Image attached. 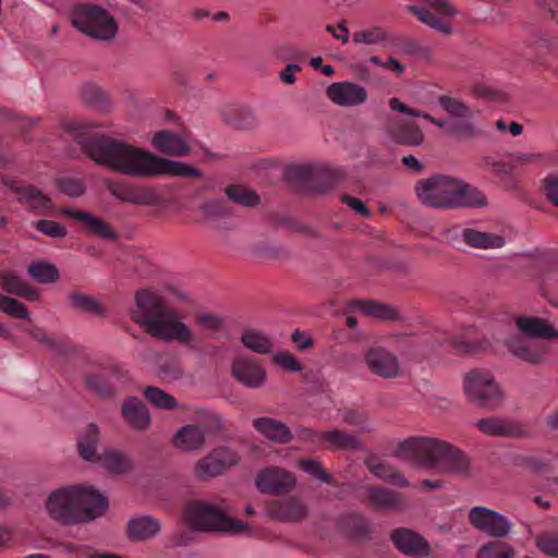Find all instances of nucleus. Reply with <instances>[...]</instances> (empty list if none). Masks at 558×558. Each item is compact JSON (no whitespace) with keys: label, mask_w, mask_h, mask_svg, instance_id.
I'll return each instance as SVG.
<instances>
[{"label":"nucleus","mask_w":558,"mask_h":558,"mask_svg":"<svg viewBox=\"0 0 558 558\" xmlns=\"http://www.w3.org/2000/svg\"><path fill=\"white\" fill-rule=\"evenodd\" d=\"M68 129L77 132V142L92 160L118 173L132 178H153L162 174L202 178V172L194 166L165 159L124 141L104 135H89L81 132L84 128L78 123H71Z\"/></svg>","instance_id":"1"},{"label":"nucleus","mask_w":558,"mask_h":558,"mask_svg":"<svg viewBox=\"0 0 558 558\" xmlns=\"http://www.w3.org/2000/svg\"><path fill=\"white\" fill-rule=\"evenodd\" d=\"M130 315L134 323L154 338L168 342L178 341L195 351L199 349V340L190 327L180 320L179 314L149 290L136 292L135 306Z\"/></svg>","instance_id":"2"},{"label":"nucleus","mask_w":558,"mask_h":558,"mask_svg":"<svg viewBox=\"0 0 558 558\" xmlns=\"http://www.w3.org/2000/svg\"><path fill=\"white\" fill-rule=\"evenodd\" d=\"M506 320L507 331L494 335L495 340L502 342L513 356L523 362L543 363L549 351L544 340L558 338V330L539 317L522 316L515 322L507 317Z\"/></svg>","instance_id":"3"},{"label":"nucleus","mask_w":558,"mask_h":558,"mask_svg":"<svg viewBox=\"0 0 558 558\" xmlns=\"http://www.w3.org/2000/svg\"><path fill=\"white\" fill-rule=\"evenodd\" d=\"M45 506L52 520L63 524H75L94 520L102 514L108 507V501L92 487L72 485L51 492Z\"/></svg>","instance_id":"4"},{"label":"nucleus","mask_w":558,"mask_h":558,"mask_svg":"<svg viewBox=\"0 0 558 558\" xmlns=\"http://www.w3.org/2000/svg\"><path fill=\"white\" fill-rule=\"evenodd\" d=\"M415 194L418 201L436 209H457L486 205L483 193L449 175L436 174L416 182Z\"/></svg>","instance_id":"5"},{"label":"nucleus","mask_w":558,"mask_h":558,"mask_svg":"<svg viewBox=\"0 0 558 558\" xmlns=\"http://www.w3.org/2000/svg\"><path fill=\"white\" fill-rule=\"evenodd\" d=\"M395 456L442 472L466 474L469 459L458 448L429 437H411L400 442Z\"/></svg>","instance_id":"6"},{"label":"nucleus","mask_w":558,"mask_h":558,"mask_svg":"<svg viewBox=\"0 0 558 558\" xmlns=\"http://www.w3.org/2000/svg\"><path fill=\"white\" fill-rule=\"evenodd\" d=\"M474 328L469 326L460 333L452 335L438 331L428 338L413 336H396L395 348L407 360L420 361L442 349H450L456 353H474L482 349V344L474 338Z\"/></svg>","instance_id":"7"},{"label":"nucleus","mask_w":558,"mask_h":558,"mask_svg":"<svg viewBox=\"0 0 558 558\" xmlns=\"http://www.w3.org/2000/svg\"><path fill=\"white\" fill-rule=\"evenodd\" d=\"M286 177L302 193L325 194L344 181L345 171L325 165H291Z\"/></svg>","instance_id":"8"},{"label":"nucleus","mask_w":558,"mask_h":558,"mask_svg":"<svg viewBox=\"0 0 558 558\" xmlns=\"http://www.w3.org/2000/svg\"><path fill=\"white\" fill-rule=\"evenodd\" d=\"M183 518L192 529L198 531L240 534L247 529L242 521L231 519L216 506L201 500L187 501L183 509Z\"/></svg>","instance_id":"9"},{"label":"nucleus","mask_w":558,"mask_h":558,"mask_svg":"<svg viewBox=\"0 0 558 558\" xmlns=\"http://www.w3.org/2000/svg\"><path fill=\"white\" fill-rule=\"evenodd\" d=\"M72 24L83 34L102 41H111L118 33L116 19L97 4H78L72 11Z\"/></svg>","instance_id":"10"},{"label":"nucleus","mask_w":558,"mask_h":558,"mask_svg":"<svg viewBox=\"0 0 558 558\" xmlns=\"http://www.w3.org/2000/svg\"><path fill=\"white\" fill-rule=\"evenodd\" d=\"M463 387L468 399L478 408L496 410L504 402V392L494 376L484 369L465 374Z\"/></svg>","instance_id":"11"},{"label":"nucleus","mask_w":558,"mask_h":558,"mask_svg":"<svg viewBox=\"0 0 558 558\" xmlns=\"http://www.w3.org/2000/svg\"><path fill=\"white\" fill-rule=\"evenodd\" d=\"M107 191L122 203L138 206H157L161 203L159 195L147 186H137L131 182L121 180H105Z\"/></svg>","instance_id":"12"},{"label":"nucleus","mask_w":558,"mask_h":558,"mask_svg":"<svg viewBox=\"0 0 558 558\" xmlns=\"http://www.w3.org/2000/svg\"><path fill=\"white\" fill-rule=\"evenodd\" d=\"M469 521L473 527L495 538L506 537L512 527L505 515L483 506L471 508Z\"/></svg>","instance_id":"13"},{"label":"nucleus","mask_w":558,"mask_h":558,"mask_svg":"<svg viewBox=\"0 0 558 558\" xmlns=\"http://www.w3.org/2000/svg\"><path fill=\"white\" fill-rule=\"evenodd\" d=\"M364 361L372 374L395 379L402 375L399 357L383 345H372L364 352Z\"/></svg>","instance_id":"14"},{"label":"nucleus","mask_w":558,"mask_h":558,"mask_svg":"<svg viewBox=\"0 0 558 558\" xmlns=\"http://www.w3.org/2000/svg\"><path fill=\"white\" fill-rule=\"evenodd\" d=\"M256 487L264 494L280 495L292 490L296 485L294 474L283 468L268 466L256 476Z\"/></svg>","instance_id":"15"},{"label":"nucleus","mask_w":558,"mask_h":558,"mask_svg":"<svg viewBox=\"0 0 558 558\" xmlns=\"http://www.w3.org/2000/svg\"><path fill=\"white\" fill-rule=\"evenodd\" d=\"M118 364L111 363L85 376L86 387L100 398H112L118 390L112 379L121 380L126 376Z\"/></svg>","instance_id":"16"},{"label":"nucleus","mask_w":558,"mask_h":558,"mask_svg":"<svg viewBox=\"0 0 558 558\" xmlns=\"http://www.w3.org/2000/svg\"><path fill=\"white\" fill-rule=\"evenodd\" d=\"M4 185L17 196V202L31 211L43 214L52 206L50 197L35 185L16 179H7Z\"/></svg>","instance_id":"17"},{"label":"nucleus","mask_w":558,"mask_h":558,"mask_svg":"<svg viewBox=\"0 0 558 558\" xmlns=\"http://www.w3.org/2000/svg\"><path fill=\"white\" fill-rule=\"evenodd\" d=\"M267 509L269 515L280 522H301L308 515L307 505L296 495L274 499Z\"/></svg>","instance_id":"18"},{"label":"nucleus","mask_w":558,"mask_h":558,"mask_svg":"<svg viewBox=\"0 0 558 558\" xmlns=\"http://www.w3.org/2000/svg\"><path fill=\"white\" fill-rule=\"evenodd\" d=\"M423 5H410L409 11L412 12L422 23L444 33L449 34V25L441 19L434 15L429 9L435 10L442 16H451L454 10L447 0H420Z\"/></svg>","instance_id":"19"},{"label":"nucleus","mask_w":558,"mask_h":558,"mask_svg":"<svg viewBox=\"0 0 558 558\" xmlns=\"http://www.w3.org/2000/svg\"><path fill=\"white\" fill-rule=\"evenodd\" d=\"M232 376L242 385L248 388H259L266 381V369L255 357L243 356L233 361L231 367Z\"/></svg>","instance_id":"20"},{"label":"nucleus","mask_w":558,"mask_h":558,"mask_svg":"<svg viewBox=\"0 0 558 558\" xmlns=\"http://www.w3.org/2000/svg\"><path fill=\"white\" fill-rule=\"evenodd\" d=\"M367 502L377 511L399 512L407 508V498L402 493L380 486L365 489Z\"/></svg>","instance_id":"21"},{"label":"nucleus","mask_w":558,"mask_h":558,"mask_svg":"<svg viewBox=\"0 0 558 558\" xmlns=\"http://www.w3.org/2000/svg\"><path fill=\"white\" fill-rule=\"evenodd\" d=\"M390 538L398 550L407 556L423 558L429 555L430 548L427 541L410 529H395Z\"/></svg>","instance_id":"22"},{"label":"nucleus","mask_w":558,"mask_h":558,"mask_svg":"<svg viewBox=\"0 0 558 558\" xmlns=\"http://www.w3.org/2000/svg\"><path fill=\"white\" fill-rule=\"evenodd\" d=\"M121 416L132 429L146 430L151 424L146 404L137 397L130 396L121 404Z\"/></svg>","instance_id":"23"},{"label":"nucleus","mask_w":558,"mask_h":558,"mask_svg":"<svg viewBox=\"0 0 558 558\" xmlns=\"http://www.w3.org/2000/svg\"><path fill=\"white\" fill-rule=\"evenodd\" d=\"M61 213L64 216L80 222L88 233H92L102 239L117 238L116 232L112 230L109 223H107L101 218L94 216L88 211L64 207L61 209Z\"/></svg>","instance_id":"24"},{"label":"nucleus","mask_w":558,"mask_h":558,"mask_svg":"<svg viewBox=\"0 0 558 558\" xmlns=\"http://www.w3.org/2000/svg\"><path fill=\"white\" fill-rule=\"evenodd\" d=\"M454 236H461L465 244L480 250L500 248L505 245V238L489 232L478 231L473 228L454 227L450 231Z\"/></svg>","instance_id":"25"},{"label":"nucleus","mask_w":558,"mask_h":558,"mask_svg":"<svg viewBox=\"0 0 558 558\" xmlns=\"http://www.w3.org/2000/svg\"><path fill=\"white\" fill-rule=\"evenodd\" d=\"M296 438L312 446L327 445L330 448H347L349 446V436L339 430L318 433L311 428L299 427Z\"/></svg>","instance_id":"26"},{"label":"nucleus","mask_w":558,"mask_h":558,"mask_svg":"<svg viewBox=\"0 0 558 558\" xmlns=\"http://www.w3.org/2000/svg\"><path fill=\"white\" fill-rule=\"evenodd\" d=\"M153 145L158 151L174 157L190 151L187 138L168 130L158 131L153 137Z\"/></svg>","instance_id":"27"},{"label":"nucleus","mask_w":558,"mask_h":558,"mask_svg":"<svg viewBox=\"0 0 558 558\" xmlns=\"http://www.w3.org/2000/svg\"><path fill=\"white\" fill-rule=\"evenodd\" d=\"M253 426L265 437L279 444H288L293 438L290 428L286 424L271 417L256 418L253 421Z\"/></svg>","instance_id":"28"},{"label":"nucleus","mask_w":558,"mask_h":558,"mask_svg":"<svg viewBox=\"0 0 558 558\" xmlns=\"http://www.w3.org/2000/svg\"><path fill=\"white\" fill-rule=\"evenodd\" d=\"M360 312L366 316L383 320H398V311L390 305L378 303L372 300H351V313Z\"/></svg>","instance_id":"29"},{"label":"nucleus","mask_w":558,"mask_h":558,"mask_svg":"<svg viewBox=\"0 0 558 558\" xmlns=\"http://www.w3.org/2000/svg\"><path fill=\"white\" fill-rule=\"evenodd\" d=\"M391 138L400 145L418 146L424 140L423 132L413 122H396L388 129Z\"/></svg>","instance_id":"30"},{"label":"nucleus","mask_w":558,"mask_h":558,"mask_svg":"<svg viewBox=\"0 0 558 558\" xmlns=\"http://www.w3.org/2000/svg\"><path fill=\"white\" fill-rule=\"evenodd\" d=\"M476 426L481 432L488 436L519 437L522 435L520 427L499 417L482 418L477 421Z\"/></svg>","instance_id":"31"},{"label":"nucleus","mask_w":558,"mask_h":558,"mask_svg":"<svg viewBox=\"0 0 558 558\" xmlns=\"http://www.w3.org/2000/svg\"><path fill=\"white\" fill-rule=\"evenodd\" d=\"M205 442V432L198 425H185L173 437V445L182 450H197Z\"/></svg>","instance_id":"32"},{"label":"nucleus","mask_w":558,"mask_h":558,"mask_svg":"<svg viewBox=\"0 0 558 558\" xmlns=\"http://www.w3.org/2000/svg\"><path fill=\"white\" fill-rule=\"evenodd\" d=\"M366 464L376 477L387 483L398 487H408L410 485L404 475L397 468L387 462L368 459Z\"/></svg>","instance_id":"33"},{"label":"nucleus","mask_w":558,"mask_h":558,"mask_svg":"<svg viewBox=\"0 0 558 558\" xmlns=\"http://www.w3.org/2000/svg\"><path fill=\"white\" fill-rule=\"evenodd\" d=\"M160 531V523L151 517H140L131 520L128 525L130 538L145 541L155 536Z\"/></svg>","instance_id":"34"},{"label":"nucleus","mask_w":558,"mask_h":558,"mask_svg":"<svg viewBox=\"0 0 558 558\" xmlns=\"http://www.w3.org/2000/svg\"><path fill=\"white\" fill-rule=\"evenodd\" d=\"M100 430L95 423L87 425L85 432L81 435L77 444L80 456L86 461H97L100 454L97 453Z\"/></svg>","instance_id":"35"},{"label":"nucleus","mask_w":558,"mask_h":558,"mask_svg":"<svg viewBox=\"0 0 558 558\" xmlns=\"http://www.w3.org/2000/svg\"><path fill=\"white\" fill-rule=\"evenodd\" d=\"M243 345L258 354H267L271 351V340L262 331L256 329H246L241 337Z\"/></svg>","instance_id":"36"},{"label":"nucleus","mask_w":558,"mask_h":558,"mask_svg":"<svg viewBox=\"0 0 558 558\" xmlns=\"http://www.w3.org/2000/svg\"><path fill=\"white\" fill-rule=\"evenodd\" d=\"M107 470L112 473H125L132 468L130 459L119 450H107L97 459Z\"/></svg>","instance_id":"37"},{"label":"nucleus","mask_w":558,"mask_h":558,"mask_svg":"<svg viewBox=\"0 0 558 558\" xmlns=\"http://www.w3.org/2000/svg\"><path fill=\"white\" fill-rule=\"evenodd\" d=\"M388 33L380 26L364 27L353 34V41L355 44L381 45L386 48L388 47Z\"/></svg>","instance_id":"38"},{"label":"nucleus","mask_w":558,"mask_h":558,"mask_svg":"<svg viewBox=\"0 0 558 558\" xmlns=\"http://www.w3.org/2000/svg\"><path fill=\"white\" fill-rule=\"evenodd\" d=\"M143 396L150 404L161 410L170 411L178 407L175 398L158 387H146Z\"/></svg>","instance_id":"39"},{"label":"nucleus","mask_w":558,"mask_h":558,"mask_svg":"<svg viewBox=\"0 0 558 558\" xmlns=\"http://www.w3.org/2000/svg\"><path fill=\"white\" fill-rule=\"evenodd\" d=\"M226 194L230 201L233 203L246 206V207H253L256 206L259 203V196L252 190L239 185L233 184L229 185L226 189Z\"/></svg>","instance_id":"40"},{"label":"nucleus","mask_w":558,"mask_h":558,"mask_svg":"<svg viewBox=\"0 0 558 558\" xmlns=\"http://www.w3.org/2000/svg\"><path fill=\"white\" fill-rule=\"evenodd\" d=\"M438 104L449 116L456 120L473 117L472 109L458 98L440 96Z\"/></svg>","instance_id":"41"},{"label":"nucleus","mask_w":558,"mask_h":558,"mask_svg":"<svg viewBox=\"0 0 558 558\" xmlns=\"http://www.w3.org/2000/svg\"><path fill=\"white\" fill-rule=\"evenodd\" d=\"M298 464L302 471L312 475L313 477L332 486L337 485L335 477L324 469L319 461L315 459L303 458L299 460Z\"/></svg>","instance_id":"42"},{"label":"nucleus","mask_w":558,"mask_h":558,"mask_svg":"<svg viewBox=\"0 0 558 558\" xmlns=\"http://www.w3.org/2000/svg\"><path fill=\"white\" fill-rule=\"evenodd\" d=\"M81 96L88 106L105 109L108 106L106 93L96 84L86 83L81 88Z\"/></svg>","instance_id":"43"},{"label":"nucleus","mask_w":558,"mask_h":558,"mask_svg":"<svg viewBox=\"0 0 558 558\" xmlns=\"http://www.w3.org/2000/svg\"><path fill=\"white\" fill-rule=\"evenodd\" d=\"M28 272L33 279L41 283H51L59 279L57 267L49 263H33L28 267Z\"/></svg>","instance_id":"44"},{"label":"nucleus","mask_w":558,"mask_h":558,"mask_svg":"<svg viewBox=\"0 0 558 558\" xmlns=\"http://www.w3.org/2000/svg\"><path fill=\"white\" fill-rule=\"evenodd\" d=\"M477 556L478 558H513L514 550L501 541H492L480 548Z\"/></svg>","instance_id":"45"},{"label":"nucleus","mask_w":558,"mask_h":558,"mask_svg":"<svg viewBox=\"0 0 558 558\" xmlns=\"http://www.w3.org/2000/svg\"><path fill=\"white\" fill-rule=\"evenodd\" d=\"M69 300L73 307L76 310L95 313L99 316L105 315V311L102 306L98 303L96 299L90 295L73 292L69 295Z\"/></svg>","instance_id":"46"},{"label":"nucleus","mask_w":558,"mask_h":558,"mask_svg":"<svg viewBox=\"0 0 558 558\" xmlns=\"http://www.w3.org/2000/svg\"><path fill=\"white\" fill-rule=\"evenodd\" d=\"M222 471L223 468L217 460L214 451L198 460L195 466V473L199 478L214 477L219 475Z\"/></svg>","instance_id":"47"},{"label":"nucleus","mask_w":558,"mask_h":558,"mask_svg":"<svg viewBox=\"0 0 558 558\" xmlns=\"http://www.w3.org/2000/svg\"><path fill=\"white\" fill-rule=\"evenodd\" d=\"M328 99L340 107H349V81L332 83L326 89Z\"/></svg>","instance_id":"48"},{"label":"nucleus","mask_w":558,"mask_h":558,"mask_svg":"<svg viewBox=\"0 0 558 558\" xmlns=\"http://www.w3.org/2000/svg\"><path fill=\"white\" fill-rule=\"evenodd\" d=\"M395 49L396 52L408 54V56H414L420 53L421 47L420 45L405 36H398V37H390L388 40V47Z\"/></svg>","instance_id":"49"},{"label":"nucleus","mask_w":558,"mask_h":558,"mask_svg":"<svg viewBox=\"0 0 558 558\" xmlns=\"http://www.w3.org/2000/svg\"><path fill=\"white\" fill-rule=\"evenodd\" d=\"M535 544L545 555L558 557V532H543L536 537Z\"/></svg>","instance_id":"50"},{"label":"nucleus","mask_w":558,"mask_h":558,"mask_svg":"<svg viewBox=\"0 0 558 558\" xmlns=\"http://www.w3.org/2000/svg\"><path fill=\"white\" fill-rule=\"evenodd\" d=\"M0 311L14 318H27L29 315L23 303L5 295H0Z\"/></svg>","instance_id":"51"},{"label":"nucleus","mask_w":558,"mask_h":558,"mask_svg":"<svg viewBox=\"0 0 558 558\" xmlns=\"http://www.w3.org/2000/svg\"><path fill=\"white\" fill-rule=\"evenodd\" d=\"M195 318L199 328L205 332L214 333L225 328V319L218 315L198 313Z\"/></svg>","instance_id":"52"},{"label":"nucleus","mask_w":558,"mask_h":558,"mask_svg":"<svg viewBox=\"0 0 558 558\" xmlns=\"http://www.w3.org/2000/svg\"><path fill=\"white\" fill-rule=\"evenodd\" d=\"M449 132L462 138H473L478 134L475 125L471 122V118L450 121Z\"/></svg>","instance_id":"53"},{"label":"nucleus","mask_w":558,"mask_h":558,"mask_svg":"<svg viewBox=\"0 0 558 558\" xmlns=\"http://www.w3.org/2000/svg\"><path fill=\"white\" fill-rule=\"evenodd\" d=\"M29 336L37 340L38 342H41L46 344L48 348L53 350L57 353H63L64 352V345L60 339L50 337L46 333V331L43 328L39 327H29L25 328Z\"/></svg>","instance_id":"54"},{"label":"nucleus","mask_w":558,"mask_h":558,"mask_svg":"<svg viewBox=\"0 0 558 558\" xmlns=\"http://www.w3.org/2000/svg\"><path fill=\"white\" fill-rule=\"evenodd\" d=\"M372 533V523L360 514L351 513V539H364Z\"/></svg>","instance_id":"55"},{"label":"nucleus","mask_w":558,"mask_h":558,"mask_svg":"<svg viewBox=\"0 0 558 558\" xmlns=\"http://www.w3.org/2000/svg\"><path fill=\"white\" fill-rule=\"evenodd\" d=\"M202 210L207 218L213 219L231 215V209L223 199L209 201L203 205Z\"/></svg>","instance_id":"56"},{"label":"nucleus","mask_w":558,"mask_h":558,"mask_svg":"<svg viewBox=\"0 0 558 558\" xmlns=\"http://www.w3.org/2000/svg\"><path fill=\"white\" fill-rule=\"evenodd\" d=\"M57 184L62 193L71 197H78L86 191L82 180L75 178H60L58 179Z\"/></svg>","instance_id":"57"},{"label":"nucleus","mask_w":558,"mask_h":558,"mask_svg":"<svg viewBox=\"0 0 558 558\" xmlns=\"http://www.w3.org/2000/svg\"><path fill=\"white\" fill-rule=\"evenodd\" d=\"M36 229L50 238L61 239L66 235V229L53 220H38L36 222Z\"/></svg>","instance_id":"58"},{"label":"nucleus","mask_w":558,"mask_h":558,"mask_svg":"<svg viewBox=\"0 0 558 558\" xmlns=\"http://www.w3.org/2000/svg\"><path fill=\"white\" fill-rule=\"evenodd\" d=\"M272 361L288 372H301L302 365L298 359L288 351H280L272 355Z\"/></svg>","instance_id":"59"},{"label":"nucleus","mask_w":558,"mask_h":558,"mask_svg":"<svg viewBox=\"0 0 558 558\" xmlns=\"http://www.w3.org/2000/svg\"><path fill=\"white\" fill-rule=\"evenodd\" d=\"M22 280L11 270L0 271V287L8 293L16 294Z\"/></svg>","instance_id":"60"},{"label":"nucleus","mask_w":558,"mask_h":558,"mask_svg":"<svg viewBox=\"0 0 558 558\" xmlns=\"http://www.w3.org/2000/svg\"><path fill=\"white\" fill-rule=\"evenodd\" d=\"M183 371L177 361H166L159 366L158 375L162 380L172 381L180 378Z\"/></svg>","instance_id":"61"},{"label":"nucleus","mask_w":558,"mask_h":558,"mask_svg":"<svg viewBox=\"0 0 558 558\" xmlns=\"http://www.w3.org/2000/svg\"><path fill=\"white\" fill-rule=\"evenodd\" d=\"M213 451L215 452V456L217 460L220 462L223 470L226 468L236 464L240 460L239 454L229 447H219Z\"/></svg>","instance_id":"62"},{"label":"nucleus","mask_w":558,"mask_h":558,"mask_svg":"<svg viewBox=\"0 0 558 558\" xmlns=\"http://www.w3.org/2000/svg\"><path fill=\"white\" fill-rule=\"evenodd\" d=\"M291 341L294 343L296 350L305 351L313 347L314 341L310 335L300 329H295L291 335Z\"/></svg>","instance_id":"63"},{"label":"nucleus","mask_w":558,"mask_h":558,"mask_svg":"<svg viewBox=\"0 0 558 558\" xmlns=\"http://www.w3.org/2000/svg\"><path fill=\"white\" fill-rule=\"evenodd\" d=\"M544 192L546 197L558 206V178H546L544 181Z\"/></svg>","instance_id":"64"}]
</instances>
